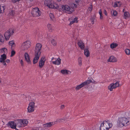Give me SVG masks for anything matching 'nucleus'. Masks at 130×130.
<instances>
[{"instance_id":"1","label":"nucleus","mask_w":130,"mask_h":130,"mask_svg":"<svg viewBox=\"0 0 130 130\" xmlns=\"http://www.w3.org/2000/svg\"><path fill=\"white\" fill-rule=\"evenodd\" d=\"M42 47V45L40 43H37L36 45L35 50V57L33 60V63L35 64L38 62L40 55L41 54L40 51Z\"/></svg>"},{"instance_id":"2","label":"nucleus","mask_w":130,"mask_h":130,"mask_svg":"<svg viewBox=\"0 0 130 130\" xmlns=\"http://www.w3.org/2000/svg\"><path fill=\"white\" fill-rule=\"evenodd\" d=\"M130 124V118H128L125 117L119 118L118 119L117 126L119 127H122L125 125Z\"/></svg>"},{"instance_id":"3","label":"nucleus","mask_w":130,"mask_h":130,"mask_svg":"<svg viewBox=\"0 0 130 130\" xmlns=\"http://www.w3.org/2000/svg\"><path fill=\"white\" fill-rule=\"evenodd\" d=\"M44 4L50 8L57 9L59 7L58 5L55 3L52 2L50 0H45L44 2Z\"/></svg>"},{"instance_id":"4","label":"nucleus","mask_w":130,"mask_h":130,"mask_svg":"<svg viewBox=\"0 0 130 130\" xmlns=\"http://www.w3.org/2000/svg\"><path fill=\"white\" fill-rule=\"evenodd\" d=\"M41 11L38 7L33 8L31 12V14L34 17H39L41 15Z\"/></svg>"},{"instance_id":"5","label":"nucleus","mask_w":130,"mask_h":130,"mask_svg":"<svg viewBox=\"0 0 130 130\" xmlns=\"http://www.w3.org/2000/svg\"><path fill=\"white\" fill-rule=\"evenodd\" d=\"M62 10L65 11H67L68 13L71 14L73 11L74 9L73 8H71L69 6L67 5H62L61 6Z\"/></svg>"},{"instance_id":"6","label":"nucleus","mask_w":130,"mask_h":130,"mask_svg":"<svg viewBox=\"0 0 130 130\" xmlns=\"http://www.w3.org/2000/svg\"><path fill=\"white\" fill-rule=\"evenodd\" d=\"M31 42L29 41H26L22 44L21 47L22 50H27L30 46Z\"/></svg>"},{"instance_id":"7","label":"nucleus","mask_w":130,"mask_h":130,"mask_svg":"<svg viewBox=\"0 0 130 130\" xmlns=\"http://www.w3.org/2000/svg\"><path fill=\"white\" fill-rule=\"evenodd\" d=\"M91 82L92 80L90 79L87 80L80 84L77 86L75 88V89L76 90H77L85 85L89 84Z\"/></svg>"},{"instance_id":"8","label":"nucleus","mask_w":130,"mask_h":130,"mask_svg":"<svg viewBox=\"0 0 130 130\" xmlns=\"http://www.w3.org/2000/svg\"><path fill=\"white\" fill-rule=\"evenodd\" d=\"M35 103L33 102H31L29 104V105L27 108L28 112H33L34 110Z\"/></svg>"},{"instance_id":"9","label":"nucleus","mask_w":130,"mask_h":130,"mask_svg":"<svg viewBox=\"0 0 130 130\" xmlns=\"http://www.w3.org/2000/svg\"><path fill=\"white\" fill-rule=\"evenodd\" d=\"M11 31V29H9V30H7L5 33L4 36L5 37V39L6 40H8L11 36L10 31Z\"/></svg>"},{"instance_id":"10","label":"nucleus","mask_w":130,"mask_h":130,"mask_svg":"<svg viewBox=\"0 0 130 130\" xmlns=\"http://www.w3.org/2000/svg\"><path fill=\"white\" fill-rule=\"evenodd\" d=\"M45 57H42L39 61V66L40 68H42L44 64L45 59Z\"/></svg>"},{"instance_id":"11","label":"nucleus","mask_w":130,"mask_h":130,"mask_svg":"<svg viewBox=\"0 0 130 130\" xmlns=\"http://www.w3.org/2000/svg\"><path fill=\"white\" fill-rule=\"evenodd\" d=\"M15 123L17 126V127L20 128L23 127L22 119H17L14 120Z\"/></svg>"},{"instance_id":"12","label":"nucleus","mask_w":130,"mask_h":130,"mask_svg":"<svg viewBox=\"0 0 130 130\" xmlns=\"http://www.w3.org/2000/svg\"><path fill=\"white\" fill-rule=\"evenodd\" d=\"M16 124L15 122L14 121H9L7 125L8 127H10L11 128L13 129L15 128V126Z\"/></svg>"},{"instance_id":"13","label":"nucleus","mask_w":130,"mask_h":130,"mask_svg":"<svg viewBox=\"0 0 130 130\" xmlns=\"http://www.w3.org/2000/svg\"><path fill=\"white\" fill-rule=\"evenodd\" d=\"M24 56L25 60L28 64H31V61L30 60V56L26 52L24 54Z\"/></svg>"},{"instance_id":"14","label":"nucleus","mask_w":130,"mask_h":130,"mask_svg":"<svg viewBox=\"0 0 130 130\" xmlns=\"http://www.w3.org/2000/svg\"><path fill=\"white\" fill-rule=\"evenodd\" d=\"M78 44L82 50L84 49L85 46L84 43H83V42L82 41L80 40L78 42Z\"/></svg>"},{"instance_id":"15","label":"nucleus","mask_w":130,"mask_h":130,"mask_svg":"<svg viewBox=\"0 0 130 130\" xmlns=\"http://www.w3.org/2000/svg\"><path fill=\"white\" fill-rule=\"evenodd\" d=\"M117 61V59L114 56H110L107 60L108 61L111 62H116Z\"/></svg>"},{"instance_id":"16","label":"nucleus","mask_w":130,"mask_h":130,"mask_svg":"<svg viewBox=\"0 0 130 130\" xmlns=\"http://www.w3.org/2000/svg\"><path fill=\"white\" fill-rule=\"evenodd\" d=\"M54 124L55 123L54 122H49L44 124V125L45 127H51L52 125H54Z\"/></svg>"},{"instance_id":"17","label":"nucleus","mask_w":130,"mask_h":130,"mask_svg":"<svg viewBox=\"0 0 130 130\" xmlns=\"http://www.w3.org/2000/svg\"><path fill=\"white\" fill-rule=\"evenodd\" d=\"M52 63L55 64L59 65L61 63V59L58 58L55 61H53Z\"/></svg>"},{"instance_id":"18","label":"nucleus","mask_w":130,"mask_h":130,"mask_svg":"<svg viewBox=\"0 0 130 130\" xmlns=\"http://www.w3.org/2000/svg\"><path fill=\"white\" fill-rule=\"evenodd\" d=\"M84 54L87 57L90 56V53L89 50L87 48L84 49Z\"/></svg>"},{"instance_id":"19","label":"nucleus","mask_w":130,"mask_h":130,"mask_svg":"<svg viewBox=\"0 0 130 130\" xmlns=\"http://www.w3.org/2000/svg\"><path fill=\"white\" fill-rule=\"evenodd\" d=\"M1 57L0 58V61L5 60L7 58L6 55L5 54L1 55Z\"/></svg>"},{"instance_id":"20","label":"nucleus","mask_w":130,"mask_h":130,"mask_svg":"<svg viewBox=\"0 0 130 130\" xmlns=\"http://www.w3.org/2000/svg\"><path fill=\"white\" fill-rule=\"evenodd\" d=\"M22 122L23 127L26 126L28 124V122L27 120H22Z\"/></svg>"},{"instance_id":"21","label":"nucleus","mask_w":130,"mask_h":130,"mask_svg":"<svg viewBox=\"0 0 130 130\" xmlns=\"http://www.w3.org/2000/svg\"><path fill=\"white\" fill-rule=\"evenodd\" d=\"M4 38L3 35L0 34V44H2L4 43Z\"/></svg>"},{"instance_id":"22","label":"nucleus","mask_w":130,"mask_h":130,"mask_svg":"<svg viewBox=\"0 0 130 130\" xmlns=\"http://www.w3.org/2000/svg\"><path fill=\"white\" fill-rule=\"evenodd\" d=\"M108 88L110 91H112L113 89L115 88L113 85V83H111V84L108 87Z\"/></svg>"},{"instance_id":"23","label":"nucleus","mask_w":130,"mask_h":130,"mask_svg":"<svg viewBox=\"0 0 130 130\" xmlns=\"http://www.w3.org/2000/svg\"><path fill=\"white\" fill-rule=\"evenodd\" d=\"M118 45V44L117 43H112L110 44V46L111 48L113 49L116 48Z\"/></svg>"},{"instance_id":"24","label":"nucleus","mask_w":130,"mask_h":130,"mask_svg":"<svg viewBox=\"0 0 130 130\" xmlns=\"http://www.w3.org/2000/svg\"><path fill=\"white\" fill-rule=\"evenodd\" d=\"M7 50V49L6 48H3L0 49V53H2L3 52L5 53V51H6Z\"/></svg>"},{"instance_id":"25","label":"nucleus","mask_w":130,"mask_h":130,"mask_svg":"<svg viewBox=\"0 0 130 130\" xmlns=\"http://www.w3.org/2000/svg\"><path fill=\"white\" fill-rule=\"evenodd\" d=\"M5 6H3L1 7L0 5V13H2L4 12V10L5 9Z\"/></svg>"},{"instance_id":"26","label":"nucleus","mask_w":130,"mask_h":130,"mask_svg":"<svg viewBox=\"0 0 130 130\" xmlns=\"http://www.w3.org/2000/svg\"><path fill=\"white\" fill-rule=\"evenodd\" d=\"M69 71L67 70H61V72L63 74H68V72Z\"/></svg>"},{"instance_id":"27","label":"nucleus","mask_w":130,"mask_h":130,"mask_svg":"<svg viewBox=\"0 0 130 130\" xmlns=\"http://www.w3.org/2000/svg\"><path fill=\"white\" fill-rule=\"evenodd\" d=\"M51 42L53 45L55 46L56 45L57 43L56 41L54 39H52L51 40Z\"/></svg>"},{"instance_id":"28","label":"nucleus","mask_w":130,"mask_h":130,"mask_svg":"<svg viewBox=\"0 0 130 130\" xmlns=\"http://www.w3.org/2000/svg\"><path fill=\"white\" fill-rule=\"evenodd\" d=\"M9 45H11V47H12V45H15V44L14 43V41L13 40H12L10 41L9 43Z\"/></svg>"},{"instance_id":"29","label":"nucleus","mask_w":130,"mask_h":130,"mask_svg":"<svg viewBox=\"0 0 130 130\" xmlns=\"http://www.w3.org/2000/svg\"><path fill=\"white\" fill-rule=\"evenodd\" d=\"M49 16L50 18L52 20H53L54 19V16L53 14L52 13H50L49 14Z\"/></svg>"},{"instance_id":"30","label":"nucleus","mask_w":130,"mask_h":130,"mask_svg":"<svg viewBox=\"0 0 130 130\" xmlns=\"http://www.w3.org/2000/svg\"><path fill=\"white\" fill-rule=\"evenodd\" d=\"M125 52L127 55H129L130 54V50L128 49H126L125 50Z\"/></svg>"},{"instance_id":"31","label":"nucleus","mask_w":130,"mask_h":130,"mask_svg":"<svg viewBox=\"0 0 130 130\" xmlns=\"http://www.w3.org/2000/svg\"><path fill=\"white\" fill-rule=\"evenodd\" d=\"M109 122V121L108 120H107V121H104L103 122L105 126H107V125L108 124Z\"/></svg>"},{"instance_id":"32","label":"nucleus","mask_w":130,"mask_h":130,"mask_svg":"<svg viewBox=\"0 0 130 130\" xmlns=\"http://www.w3.org/2000/svg\"><path fill=\"white\" fill-rule=\"evenodd\" d=\"M122 5V4L121 3L120 4L119 6L118 5V4L117 3V2H115V3L113 7H120Z\"/></svg>"},{"instance_id":"33","label":"nucleus","mask_w":130,"mask_h":130,"mask_svg":"<svg viewBox=\"0 0 130 130\" xmlns=\"http://www.w3.org/2000/svg\"><path fill=\"white\" fill-rule=\"evenodd\" d=\"M15 53V52L14 50H12L11 52V55L10 57H12L14 56Z\"/></svg>"},{"instance_id":"34","label":"nucleus","mask_w":130,"mask_h":130,"mask_svg":"<svg viewBox=\"0 0 130 130\" xmlns=\"http://www.w3.org/2000/svg\"><path fill=\"white\" fill-rule=\"evenodd\" d=\"M47 27L49 30H51L52 29V27L51 25L50 24H48L47 25Z\"/></svg>"},{"instance_id":"35","label":"nucleus","mask_w":130,"mask_h":130,"mask_svg":"<svg viewBox=\"0 0 130 130\" xmlns=\"http://www.w3.org/2000/svg\"><path fill=\"white\" fill-rule=\"evenodd\" d=\"M129 13L127 12H124V15L125 17H128Z\"/></svg>"},{"instance_id":"36","label":"nucleus","mask_w":130,"mask_h":130,"mask_svg":"<svg viewBox=\"0 0 130 130\" xmlns=\"http://www.w3.org/2000/svg\"><path fill=\"white\" fill-rule=\"evenodd\" d=\"M113 14L114 16H117V15H118V12L116 11H113Z\"/></svg>"},{"instance_id":"37","label":"nucleus","mask_w":130,"mask_h":130,"mask_svg":"<svg viewBox=\"0 0 130 130\" xmlns=\"http://www.w3.org/2000/svg\"><path fill=\"white\" fill-rule=\"evenodd\" d=\"M0 62L1 63H2V64L6 66V63L5 60L0 61Z\"/></svg>"},{"instance_id":"38","label":"nucleus","mask_w":130,"mask_h":130,"mask_svg":"<svg viewBox=\"0 0 130 130\" xmlns=\"http://www.w3.org/2000/svg\"><path fill=\"white\" fill-rule=\"evenodd\" d=\"M10 14L11 15H13L15 14L14 11L13 10H11L10 12Z\"/></svg>"},{"instance_id":"39","label":"nucleus","mask_w":130,"mask_h":130,"mask_svg":"<svg viewBox=\"0 0 130 130\" xmlns=\"http://www.w3.org/2000/svg\"><path fill=\"white\" fill-rule=\"evenodd\" d=\"M78 5V4H75L73 3L72 4V5L73 6V7L74 8H77V5Z\"/></svg>"},{"instance_id":"40","label":"nucleus","mask_w":130,"mask_h":130,"mask_svg":"<svg viewBox=\"0 0 130 130\" xmlns=\"http://www.w3.org/2000/svg\"><path fill=\"white\" fill-rule=\"evenodd\" d=\"M78 19V18L77 17H75V18L73 19V21H74V23L76 22V23H77L78 21H77Z\"/></svg>"},{"instance_id":"41","label":"nucleus","mask_w":130,"mask_h":130,"mask_svg":"<svg viewBox=\"0 0 130 130\" xmlns=\"http://www.w3.org/2000/svg\"><path fill=\"white\" fill-rule=\"evenodd\" d=\"M81 0H75V2L78 4H79V2L81 1Z\"/></svg>"},{"instance_id":"42","label":"nucleus","mask_w":130,"mask_h":130,"mask_svg":"<svg viewBox=\"0 0 130 130\" xmlns=\"http://www.w3.org/2000/svg\"><path fill=\"white\" fill-rule=\"evenodd\" d=\"M105 126L102 127H100V130H105Z\"/></svg>"},{"instance_id":"43","label":"nucleus","mask_w":130,"mask_h":130,"mask_svg":"<svg viewBox=\"0 0 130 130\" xmlns=\"http://www.w3.org/2000/svg\"><path fill=\"white\" fill-rule=\"evenodd\" d=\"M114 86L115 88L119 86V82H117V83L116 84V85H114Z\"/></svg>"},{"instance_id":"44","label":"nucleus","mask_w":130,"mask_h":130,"mask_svg":"<svg viewBox=\"0 0 130 130\" xmlns=\"http://www.w3.org/2000/svg\"><path fill=\"white\" fill-rule=\"evenodd\" d=\"M11 29V31H10V34L11 35H12L14 33V29Z\"/></svg>"},{"instance_id":"45","label":"nucleus","mask_w":130,"mask_h":130,"mask_svg":"<svg viewBox=\"0 0 130 130\" xmlns=\"http://www.w3.org/2000/svg\"><path fill=\"white\" fill-rule=\"evenodd\" d=\"M78 63L80 64V63H81L82 62V61H81V58L80 57L78 59Z\"/></svg>"},{"instance_id":"46","label":"nucleus","mask_w":130,"mask_h":130,"mask_svg":"<svg viewBox=\"0 0 130 130\" xmlns=\"http://www.w3.org/2000/svg\"><path fill=\"white\" fill-rule=\"evenodd\" d=\"M108 126L110 128H111L112 126V123H110L109 122L108 123Z\"/></svg>"},{"instance_id":"47","label":"nucleus","mask_w":130,"mask_h":130,"mask_svg":"<svg viewBox=\"0 0 130 130\" xmlns=\"http://www.w3.org/2000/svg\"><path fill=\"white\" fill-rule=\"evenodd\" d=\"M104 14L106 15H107V12L106 10L105 9H104Z\"/></svg>"},{"instance_id":"48","label":"nucleus","mask_w":130,"mask_h":130,"mask_svg":"<svg viewBox=\"0 0 130 130\" xmlns=\"http://www.w3.org/2000/svg\"><path fill=\"white\" fill-rule=\"evenodd\" d=\"M20 63L21 64V65L22 66H24L23 64V62L22 60H21L20 61Z\"/></svg>"},{"instance_id":"49","label":"nucleus","mask_w":130,"mask_h":130,"mask_svg":"<svg viewBox=\"0 0 130 130\" xmlns=\"http://www.w3.org/2000/svg\"><path fill=\"white\" fill-rule=\"evenodd\" d=\"M74 21L73 20L71 21L70 22V24H69V25H71L72 24H73L74 23Z\"/></svg>"},{"instance_id":"50","label":"nucleus","mask_w":130,"mask_h":130,"mask_svg":"<svg viewBox=\"0 0 130 130\" xmlns=\"http://www.w3.org/2000/svg\"><path fill=\"white\" fill-rule=\"evenodd\" d=\"M95 16H93L91 17V20H94L95 19Z\"/></svg>"},{"instance_id":"51","label":"nucleus","mask_w":130,"mask_h":130,"mask_svg":"<svg viewBox=\"0 0 130 130\" xmlns=\"http://www.w3.org/2000/svg\"><path fill=\"white\" fill-rule=\"evenodd\" d=\"M104 126V125L103 123H102L101 124V125L100 127H102Z\"/></svg>"},{"instance_id":"52","label":"nucleus","mask_w":130,"mask_h":130,"mask_svg":"<svg viewBox=\"0 0 130 130\" xmlns=\"http://www.w3.org/2000/svg\"><path fill=\"white\" fill-rule=\"evenodd\" d=\"M6 62H7V63H9L10 62V60L9 59H7L5 61Z\"/></svg>"},{"instance_id":"53","label":"nucleus","mask_w":130,"mask_h":130,"mask_svg":"<svg viewBox=\"0 0 130 130\" xmlns=\"http://www.w3.org/2000/svg\"><path fill=\"white\" fill-rule=\"evenodd\" d=\"M99 13L100 14V15L102 14V11L101 9H100L99 11Z\"/></svg>"},{"instance_id":"54","label":"nucleus","mask_w":130,"mask_h":130,"mask_svg":"<svg viewBox=\"0 0 130 130\" xmlns=\"http://www.w3.org/2000/svg\"><path fill=\"white\" fill-rule=\"evenodd\" d=\"M64 105H62L61 106L60 108L61 109H63L64 108Z\"/></svg>"},{"instance_id":"55","label":"nucleus","mask_w":130,"mask_h":130,"mask_svg":"<svg viewBox=\"0 0 130 130\" xmlns=\"http://www.w3.org/2000/svg\"><path fill=\"white\" fill-rule=\"evenodd\" d=\"M100 18L102 20L103 19V16L102 15V14L100 15Z\"/></svg>"},{"instance_id":"56","label":"nucleus","mask_w":130,"mask_h":130,"mask_svg":"<svg viewBox=\"0 0 130 130\" xmlns=\"http://www.w3.org/2000/svg\"><path fill=\"white\" fill-rule=\"evenodd\" d=\"M32 130H39L38 128H36L32 129Z\"/></svg>"},{"instance_id":"57","label":"nucleus","mask_w":130,"mask_h":130,"mask_svg":"<svg viewBox=\"0 0 130 130\" xmlns=\"http://www.w3.org/2000/svg\"><path fill=\"white\" fill-rule=\"evenodd\" d=\"M92 6H91V7H89V10L91 11L92 10Z\"/></svg>"},{"instance_id":"58","label":"nucleus","mask_w":130,"mask_h":130,"mask_svg":"<svg viewBox=\"0 0 130 130\" xmlns=\"http://www.w3.org/2000/svg\"><path fill=\"white\" fill-rule=\"evenodd\" d=\"M107 126H105V130H108L110 128L109 127H106Z\"/></svg>"},{"instance_id":"59","label":"nucleus","mask_w":130,"mask_h":130,"mask_svg":"<svg viewBox=\"0 0 130 130\" xmlns=\"http://www.w3.org/2000/svg\"><path fill=\"white\" fill-rule=\"evenodd\" d=\"M91 83H93V84H96L97 83L96 82V81H94L93 82L92 81V82Z\"/></svg>"},{"instance_id":"60","label":"nucleus","mask_w":130,"mask_h":130,"mask_svg":"<svg viewBox=\"0 0 130 130\" xmlns=\"http://www.w3.org/2000/svg\"><path fill=\"white\" fill-rule=\"evenodd\" d=\"M91 22L92 24H94V20H91Z\"/></svg>"},{"instance_id":"61","label":"nucleus","mask_w":130,"mask_h":130,"mask_svg":"<svg viewBox=\"0 0 130 130\" xmlns=\"http://www.w3.org/2000/svg\"><path fill=\"white\" fill-rule=\"evenodd\" d=\"M16 126H17V125H16V126H15V128H13V129H15V130H19L17 128H16Z\"/></svg>"},{"instance_id":"62","label":"nucleus","mask_w":130,"mask_h":130,"mask_svg":"<svg viewBox=\"0 0 130 130\" xmlns=\"http://www.w3.org/2000/svg\"><path fill=\"white\" fill-rule=\"evenodd\" d=\"M117 2V3L118 4V3L119 4V5H120V4L121 3V2H120V1H119V2Z\"/></svg>"},{"instance_id":"63","label":"nucleus","mask_w":130,"mask_h":130,"mask_svg":"<svg viewBox=\"0 0 130 130\" xmlns=\"http://www.w3.org/2000/svg\"><path fill=\"white\" fill-rule=\"evenodd\" d=\"M117 82H116L115 83V84H113V85H116V84H117Z\"/></svg>"},{"instance_id":"64","label":"nucleus","mask_w":130,"mask_h":130,"mask_svg":"<svg viewBox=\"0 0 130 130\" xmlns=\"http://www.w3.org/2000/svg\"><path fill=\"white\" fill-rule=\"evenodd\" d=\"M58 2H59L61 1V0H57Z\"/></svg>"}]
</instances>
